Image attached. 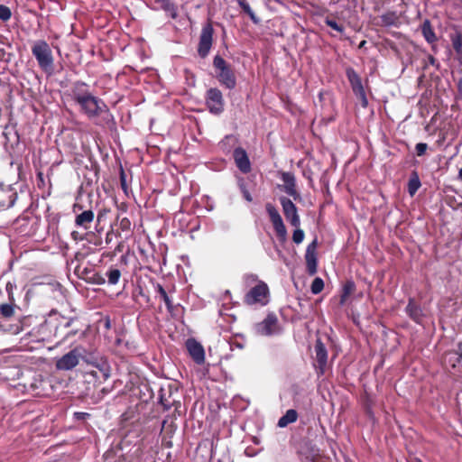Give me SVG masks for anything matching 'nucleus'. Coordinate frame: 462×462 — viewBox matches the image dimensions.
I'll return each instance as SVG.
<instances>
[{"mask_svg":"<svg viewBox=\"0 0 462 462\" xmlns=\"http://www.w3.org/2000/svg\"><path fill=\"white\" fill-rule=\"evenodd\" d=\"M156 292L160 295L161 299L164 301L165 305L167 306V309L171 311L173 305L171 298L167 294L166 291L163 289V287L161 284H157L155 287Z\"/></svg>","mask_w":462,"mask_h":462,"instance_id":"28","label":"nucleus"},{"mask_svg":"<svg viewBox=\"0 0 462 462\" xmlns=\"http://www.w3.org/2000/svg\"><path fill=\"white\" fill-rule=\"evenodd\" d=\"M421 183L419 174L416 171H412L408 181V192L411 196H414L420 189Z\"/></svg>","mask_w":462,"mask_h":462,"instance_id":"20","label":"nucleus"},{"mask_svg":"<svg viewBox=\"0 0 462 462\" xmlns=\"http://www.w3.org/2000/svg\"><path fill=\"white\" fill-rule=\"evenodd\" d=\"M428 60H429V63H430V64H431V65H433V66H435V65H436L437 67H439V64H438V62H437V60H436L432 55H430H430L428 56Z\"/></svg>","mask_w":462,"mask_h":462,"instance_id":"48","label":"nucleus"},{"mask_svg":"<svg viewBox=\"0 0 462 462\" xmlns=\"http://www.w3.org/2000/svg\"><path fill=\"white\" fill-rule=\"evenodd\" d=\"M153 5L154 8L164 10L172 18L177 16L175 6L170 0H153Z\"/></svg>","mask_w":462,"mask_h":462,"instance_id":"18","label":"nucleus"},{"mask_svg":"<svg viewBox=\"0 0 462 462\" xmlns=\"http://www.w3.org/2000/svg\"><path fill=\"white\" fill-rule=\"evenodd\" d=\"M244 196H245V199H246V200H248V201H251V200H252V197H251V195H250V193H249L248 191H246V190H245V191L244 192Z\"/></svg>","mask_w":462,"mask_h":462,"instance_id":"50","label":"nucleus"},{"mask_svg":"<svg viewBox=\"0 0 462 462\" xmlns=\"http://www.w3.org/2000/svg\"><path fill=\"white\" fill-rule=\"evenodd\" d=\"M12 59V54L9 52H6L5 50L2 47H0V61L4 62H10Z\"/></svg>","mask_w":462,"mask_h":462,"instance_id":"40","label":"nucleus"},{"mask_svg":"<svg viewBox=\"0 0 462 462\" xmlns=\"http://www.w3.org/2000/svg\"><path fill=\"white\" fill-rule=\"evenodd\" d=\"M186 348L197 364H202V345L199 342L194 338H189L186 341Z\"/></svg>","mask_w":462,"mask_h":462,"instance_id":"14","label":"nucleus"},{"mask_svg":"<svg viewBox=\"0 0 462 462\" xmlns=\"http://www.w3.org/2000/svg\"><path fill=\"white\" fill-rule=\"evenodd\" d=\"M356 285L352 281H347L343 286V293L341 295V302H344L345 300L355 291Z\"/></svg>","mask_w":462,"mask_h":462,"instance_id":"32","label":"nucleus"},{"mask_svg":"<svg viewBox=\"0 0 462 462\" xmlns=\"http://www.w3.org/2000/svg\"><path fill=\"white\" fill-rule=\"evenodd\" d=\"M451 42L457 56L462 59V34L457 32L455 35H452Z\"/></svg>","mask_w":462,"mask_h":462,"instance_id":"29","label":"nucleus"},{"mask_svg":"<svg viewBox=\"0 0 462 462\" xmlns=\"http://www.w3.org/2000/svg\"><path fill=\"white\" fill-rule=\"evenodd\" d=\"M231 318H232V321L236 320V317L234 315H231Z\"/></svg>","mask_w":462,"mask_h":462,"instance_id":"57","label":"nucleus"},{"mask_svg":"<svg viewBox=\"0 0 462 462\" xmlns=\"http://www.w3.org/2000/svg\"><path fill=\"white\" fill-rule=\"evenodd\" d=\"M458 178L462 180V168L459 170Z\"/></svg>","mask_w":462,"mask_h":462,"instance_id":"52","label":"nucleus"},{"mask_svg":"<svg viewBox=\"0 0 462 462\" xmlns=\"http://www.w3.org/2000/svg\"><path fill=\"white\" fill-rule=\"evenodd\" d=\"M295 228L296 229L293 231V234H292V240L295 244L299 245L304 239V232H303V230L300 229L299 227H295Z\"/></svg>","mask_w":462,"mask_h":462,"instance_id":"37","label":"nucleus"},{"mask_svg":"<svg viewBox=\"0 0 462 462\" xmlns=\"http://www.w3.org/2000/svg\"><path fill=\"white\" fill-rule=\"evenodd\" d=\"M52 315H56V312L55 311H51V316H52Z\"/></svg>","mask_w":462,"mask_h":462,"instance_id":"59","label":"nucleus"},{"mask_svg":"<svg viewBox=\"0 0 462 462\" xmlns=\"http://www.w3.org/2000/svg\"><path fill=\"white\" fill-rule=\"evenodd\" d=\"M407 315L416 323H421L423 313L421 308L414 301L413 299H410L405 308Z\"/></svg>","mask_w":462,"mask_h":462,"instance_id":"15","label":"nucleus"},{"mask_svg":"<svg viewBox=\"0 0 462 462\" xmlns=\"http://www.w3.org/2000/svg\"><path fill=\"white\" fill-rule=\"evenodd\" d=\"M120 181H121V186L123 188V189H126V181H125V175L124 173V171L121 172V175H120Z\"/></svg>","mask_w":462,"mask_h":462,"instance_id":"46","label":"nucleus"},{"mask_svg":"<svg viewBox=\"0 0 462 462\" xmlns=\"http://www.w3.org/2000/svg\"><path fill=\"white\" fill-rule=\"evenodd\" d=\"M6 287H7V289H11V287H12L11 283H7Z\"/></svg>","mask_w":462,"mask_h":462,"instance_id":"56","label":"nucleus"},{"mask_svg":"<svg viewBox=\"0 0 462 462\" xmlns=\"http://www.w3.org/2000/svg\"><path fill=\"white\" fill-rule=\"evenodd\" d=\"M412 462H421L420 459H414Z\"/></svg>","mask_w":462,"mask_h":462,"instance_id":"58","label":"nucleus"},{"mask_svg":"<svg viewBox=\"0 0 462 462\" xmlns=\"http://www.w3.org/2000/svg\"><path fill=\"white\" fill-rule=\"evenodd\" d=\"M12 13L9 7L0 5V20L6 22L11 18Z\"/></svg>","mask_w":462,"mask_h":462,"instance_id":"36","label":"nucleus"},{"mask_svg":"<svg viewBox=\"0 0 462 462\" xmlns=\"http://www.w3.org/2000/svg\"><path fill=\"white\" fill-rule=\"evenodd\" d=\"M32 53L39 68L47 75L54 71V58L50 44L44 40H38L32 46Z\"/></svg>","mask_w":462,"mask_h":462,"instance_id":"2","label":"nucleus"},{"mask_svg":"<svg viewBox=\"0 0 462 462\" xmlns=\"http://www.w3.org/2000/svg\"><path fill=\"white\" fill-rule=\"evenodd\" d=\"M87 281L92 284L97 285H102L106 282L105 278L97 273H92L91 276L87 278Z\"/></svg>","mask_w":462,"mask_h":462,"instance_id":"34","label":"nucleus"},{"mask_svg":"<svg viewBox=\"0 0 462 462\" xmlns=\"http://www.w3.org/2000/svg\"><path fill=\"white\" fill-rule=\"evenodd\" d=\"M353 93L355 96L360 100L361 106L364 108H366L368 106V99L364 88V86H358L352 88Z\"/></svg>","mask_w":462,"mask_h":462,"instance_id":"24","label":"nucleus"},{"mask_svg":"<svg viewBox=\"0 0 462 462\" xmlns=\"http://www.w3.org/2000/svg\"><path fill=\"white\" fill-rule=\"evenodd\" d=\"M94 220V212L92 210H85L76 216L75 224L78 226H81L84 229H88L90 224Z\"/></svg>","mask_w":462,"mask_h":462,"instance_id":"16","label":"nucleus"},{"mask_svg":"<svg viewBox=\"0 0 462 462\" xmlns=\"http://www.w3.org/2000/svg\"><path fill=\"white\" fill-rule=\"evenodd\" d=\"M71 97L80 106L81 111L90 119L109 113L106 103L101 98L93 96L84 82L77 81L73 84Z\"/></svg>","mask_w":462,"mask_h":462,"instance_id":"1","label":"nucleus"},{"mask_svg":"<svg viewBox=\"0 0 462 462\" xmlns=\"http://www.w3.org/2000/svg\"><path fill=\"white\" fill-rule=\"evenodd\" d=\"M77 332H78V330H74V329L69 330V332H67V333L64 335V337H62V339H61V342H64V341H66L67 339H69V337H71L75 336V335L77 334Z\"/></svg>","mask_w":462,"mask_h":462,"instance_id":"44","label":"nucleus"},{"mask_svg":"<svg viewBox=\"0 0 462 462\" xmlns=\"http://www.w3.org/2000/svg\"><path fill=\"white\" fill-rule=\"evenodd\" d=\"M115 235L112 231H109L106 233V244H109L112 242L113 238H114Z\"/></svg>","mask_w":462,"mask_h":462,"instance_id":"47","label":"nucleus"},{"mask_svg":"<svg viewBox=\"0 0 462 462\" xmlns=\"http://www.w3.org/2000/svg\"><path fill=\"white\" fill-rule=\"evenodd\" d=\"M298 419V412L294 409L288 410L283 416H282L277 423V426L280 428H285L290 423H293Z\"/></svg>","mask_w":462,"mask_h":462,"instance_id":"19","label":"nucleus"},{"mask_svg":"<svg viewBox=\"0 0 462 462\" xmlns=\"http://www.w3.org/2000/svg\"><path fill=\"white\" fill-rule=\"evenodd\" d=\"M81 354L78 348L70 350L69 353L62 356L56 362V367L59 370H71L76 367L79 362Z\"/></svg>","mask_w":462,"mask_h":462,"instance_id":"10","label":"nucleus"},{"mask_svg":"<svg viewBox=\"0 0 462 462\" xmlns=\"http://www.w3.org/2000/svg\"><path fill=\"white\" fill-rule=\"evenodd\" d=\"M119 226L124 231H129L130 230V226H131V222H130V220L128 218L124 217V218L121 219V221L119 223Z\"/></svg>","mask_w":462,"mask_h":462,"instance_id":"41","label":"nucleus"},{"mask_svg":"<svg viewBox=\"0 0 462 462\" xmlns=\"http://www.w3.org/2000/svg\"><path fill=\"white\" fill-rule=\"evenodd\" d=\"M415 149H416L417 155L422 156L425 154V152L428 149V144L425 143H419L416 144Z\"/></svg>","mask_w":462,"mask_h":462,"instance_id":"39","label":"nucleus"},{"mask_svg":"<svg viewBox=\"0 0 462 462\" xmlns=\"http://www.w3.org/2000/svg\"><path fill=\"white\" fill-rule=\"evenodd\" d=\"M382 24L384 26L395 25L399 21V16L396 12L390 11L380 16Z\"/></svg>","mask_w":462,"mask_h":462,"instance_id":"22","label":"nucleus"},{"mask_svg":"<svg viewBox=\"0 0 462 462\" xmlns=\"http://www.w3.org/2000/svg\"><path fill=\"white\" fill-rule=\"evenodd\" d=\"M318 239L315 238L308 246L305 253L306 270L310 275H314L318 269L317 257Z\"/></svg>","mask_w":462,"mask_h":462,"instance_id":"11","label":"nucleus"},{"mask_svg":"<svg viewBox=\"0 0 462 462\" xmlns=\"http://www.w3.org/2000/svg\"><path fill=\"white\" fill-rule=\"evenodd\" d=\"M365 41L361 42V43H360L359 47H360V48H361V47H363V46L365 45Z\"/></svg>","mask_w":462,"mask_h":462,"instance_id":"53","label":"nucleus"},{"mask_svg":"<svg viewBox=\"0 0 462 462\" xmlns=\"http://www.w3.org/2000/svg\"><path fill=\"white\" fill-rule=\"evenodd\" d=\"M420 29L421 33L428 43L433 44L434 42H437L438 39L430 20H424L420 26Z\"/></svg>","mask_w":462,"mask_h":462,"instance_id":"17","label":"nucleus"},{"mask_svg":"<svg viewBox=\"0 0 462 462\" xmlns=\"http://www.w3.org/2000/svg\"><path fill=\"white\" fill-rule=\"evenodd\" d=\"M280 176L281 180L283 181V185L279 186L280 189L289 196L292 197L294 200H300L301 198L300 192L297 189L294 174L291 171H281Z\"/></svg>","mask_w":462,"mask_h":462,"instance_id":"8","label":"nucleus"},{"mask_svg":"<svg viewBox=\"0 0 462 462\" xmlns=\"http://www.w3.org/2000/svg\"><path fill=\"white\" fill-rule=\"evenodd\" d=\"M115 251L116 252H121L122 251V244L121 243L116 246Z\"/></svg>","mask_w":462,"mask_h":462,"instance_id":"51","label":"nucleus"},{"mask_svg":"<svg viewBox=\"0 0 462 462\" xmlns=\"http://www.w3.org/2000/svg\"><path fill=\"white\" fill-rule=\"evenodd\" d=\"M280 203L282 208L283 215L286 220L294 227H300V218L298 214V209L295 204L287 197L282 196Z\"/></svg>","mask_w":462,"mask_h":462,"instance_id":"7","label":"nucleus"},{"mask_svg":"<svg viewBox=\"0 0 462 462\" xmlns=\"http://www.w3.org/2000/svg\"><path fill=\"white\" fill-rule=\"evenodd\" d=\"M268 295L269 289L267 284L260 281L245 295L244 302L247 305H254L256 303L265 305L267 303L266 298Z\"/></svg>","mask_w":462,"mask_h":462,"instance_id":"5","label":"nucleus"},{"mask_svg":"<svg viewBox=\"0 0 462 462\" xmlns=\"http://www.w3.org/2000/svg\"><path fill=\"white\" fill-rule=\"evenodd\" d=\"M266 212L273 224L276 236L282 243L287 240V229L277 208L271 203L265 205Z\"/></svg>","mask_w":462,"mask_h":462,"instance_id":"4","label":"nucleus"},{"mask_svg":"<svg viewBox=\"0 0 462 462\" xmlns=\"http://www.w3.org/2000/svg\"><path fill=\"white\" fill-rule=\"evenodd\" d=\"M106 275L107 277L108 283L111 285H116L119 282L121 272L117 268L110 267Z\"/></svg>","mask_w":462,"mask_h":462,"instance_id":"27","label":"nucleus"},{"mask_svg":"<svg viewBox=\"0 0 462 462\" xmlns=\"http://www.w3.org/2000/svg\"><path fill=\"white\" fill-rule=\"evenodd\" d=\"M324 289V282L321 278L316 277L310 286V291L313 294H319Z\"/></svg>","mask_w":462,"mask_h":462,"instance_id":"33","label":"nucleus"},{"mask_svg":"<svg viewBox=\"0 0 462 462\" xmlns=\"http://www.w3.org/2000/svg\"><path fill=\"white\" fill-rule=\"evenodd\" d=\"M162 444L167 448H170L172 447L171 438L163 437L162 436Z\"/></svg>","mask_w":462,"mask_h":462,"instance_id":"43","label":"nucleus"},{"mask_svg":"<svg viewBox=\"0 0 462 462\" xmlns=\"http://www.w3.org/2000/svg\"><path fill=\"white\" fill-rule=\"evenodd\" d=\"M176 431V426L173 421H168L167 420L162 421L161 435L163 437L172 438Z\"/></svg>","mask_w":462,"mask_h":462,"instance_id":"25","label":"nucleus"},{"mask_svg":"<svg viewBox=\"0 0 462 462\" xmlns=\"http://www.w3.org/2000/svg\"><path fill=\"white\" fill-rule=\"evenodd\" d=\"M90 414L88 412H75L74 418L78 420H85L86 419L89 418Z\"/></svg>","mask_w":462,"mask_h":462,"instance_id":"42","label":"nucleus"},{"mask_svg":"<svg viewBox=\"0 0 462 462\" xmlns=\"http://www.w3.org/2000/svg\"><path fill=\"white\" fill-rule=\"evenodd\" d=\"M237 3L242 10L250 17L254 23H259L260 19L255 15L249 4L245 0H238Z\"/></svg>","mask_w":462,"mask_h":462,"instance_id":"26","label":"nucleus"},{"mask_svg":"<svg viewBox=\"0 0 462 462\" xmlns=\"http://www.w3.org/2000/svg\"><path fill=\"white\" fill-rule=\"evenodd\" d=\"M168 392H170V390ZM160 402L164 407V409L168 410L173 405L175 400L171 398V393H169V395L166 396L165 390L162 389L160 395Z\"/></svg>","mask_w":462,"mask_h":462,"instance_id":"30","label":"nucleus"},{"mask_svg":"<svg viewBox=\"0 0 462 462\" xmlns=\"http://www.w3.org/2000/svg\"><path fill=\"white\" fill-rule=\"evenodd\" d=\"M198 53L202 56V34H200L198 43Z\"/></svg>","mask_w":462,"mask_h":462,"instance_id":"49","label":"nucleus"},{"mask_svg":"<svg viewBox=\"0 0 462 462\" xmlns=\"http://www.w3.org/2000/svg\"><path fill=\"white\" fill-rule=\"evenodd\" d=\"M206 105L213 115H219L224 110V98L222 92L217 88H211L207 91Z\"/></svg>","mask_w":462,"mask_h":462,"instance_id":"6","label":"nucleus"},{"mask_svg":"<svg viewBox=\"0 0 462 462\" xmlns=\"http://www.w3.org/2000/svg\"><path fill=\"white\" fill-rule=\"evenodd\" d=\"M346 75L352 88L363 85L362 79L353 68H347L346 70Z\"/></svg>","mask_w":462,"mask_h":462,"instance_id":"23","label":"nucleus"},{"mask_svg":"<svg viewBox=\"0 0 462 462\" xmlns=\"http://www.w3.org/2000/svg\"><path fill=\"white\" fill-rule=\"evenodd\" d=\"M204 208H207L208 211H211L213 209V205L209 204V198L207 196H204Z\"/></svg>","mask_w":462,"mask_h":462,"instance_id":"45","label":"nucleus"},{"mask_svg":"<svg viewBox=\"0 0 462 462\" xmlns=\"http://www.w3.org/2000/svg\"><path fill=\"white\" fill-rule=\"evenodd\" d=\"M213 69L216 79L219 83L228 89L236 86V77L232 66L227 63L220 55H216L213 60Z\"/></svg>","mask_w":462,"mask_h":462,"instance_id":"3","label":"nucleus"},{"mask_svg":"<svg viewBox=\"0 0 462 462\" xmlns=\"http://www.w3.org/2000/svg\"><path fill=\"white\" fill-rule=\"evenodd\" d=\"M213 28L211 24L204 26V57L208 53L212 46Z\"/></svg>","mask_w":462,"mask_h":462,"instance_id":"21","label":"nucleus"},{"mask_svg":"<svg viewBox=\"0 0 462 462\" xmlns=\"http://www.w3.org/2000/svg\"><path fill=\"white\" fill-rule=\"evenodd\" d=\"M233 156L236 167L243 172L248 173L251 171V163L245 149L237 147L234 150Z\"/></svg>","mask_w":462,"mask_h":462,"instance_id":"13","label":"nucleus"},{"mask_svg":"<svg viewBox=\"0 0 462 462\" xmlns=\"http://www.w3.org/2000/svg\"><path fill=\"white\" fill-rule=\"evenodd\" d=\"M14 305L11 303H4L0 305V313L4 318L10 319L14 315Z\"/></svg>","mask_w":462,"mask_h":462,"instance_id":"31","label":"nucleus"},{"mask_svg":"<svg viewBox=\"0 0 462 462\" xmlns=\"http://www.w3.org/2000/svg\"><path fill=\"white\" fill-rule=\"evenodd\" d=\"M325 23L328 27L337 31L338 32H344V27L342 25H339L335 20L327 19Z\"/></svg>","mask_w":462,"mask_h":462,"instance_id":"38","label":"nucleus"},{"mask_svg":"<svg viewBox=\"0 0 462 462\" xmlns=\"http://www.w3.org/2000/svg\"><path fill=\"white\" fill-rule=\"evenodd\" d=\"M315 354H316V361L318 365L316 367L317 374L319 376L323 375L325 373V369L327 366L328 361V352L325 345L319 338L315 344Z\"/></svg>","mask_w":462,"mask_h":462,"instance_id":"12","label":"nucleus"},{"mask_svg":"<svg viewBox=\"0 0 462 462\" xmlns=\"http://www.w3.org/2000/svg\"><path fill=\"white\" fill-rule=\"evenodd\" d=\"M432 51H433L434 52H436V51H437V48H436V46H435V45H432Z\"/></svg>","mask_w":462,"mask_h":462,"instance_id":"54","label":"nucleus"},{"mask_svg":"<svg viewBox=\"0 0 462 462\" xmlns=\"http://www.w3.org/2000/svg\"><path fill=\"white\" fill-rule=\"evenodd\" d=\"M56 319L58 321V326L63 328H69L74 321L73 318L66 319L61 315H59V317Z\"/></svg>","mask_w":462,"mask_h":462,"instance_id":"35","label":"nucleus"},{"mask_svg":"<svg viewBox=\"0 0 462 462\" xmlns=\"http://www.w3.org/2000/svg\"><path fill=\"white\" fill-rule=\"evenodd\" d=\"M278 319L275 314L269 313L266 318L254 325L255 333L259 336H271L276 332Z\"/></svg>","mask_w":462,"mask_h":462,"instance_id":"9","label":"nucleus"},{"mask_svg":"<svg viewBox=\"0 0 462 462\" xmlns=\"http://www.w3.org/2000/svg\"><path fill=\"white\" fill-rule=\"evenodd\" d=\"M6 287H7V289H11V287H12L11 283H7Z\"/></svg>","mask_w":462,"mask_h":462,"instance_id":"55","label":"nucleus"}]
</instances>
